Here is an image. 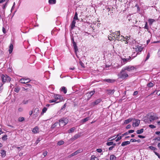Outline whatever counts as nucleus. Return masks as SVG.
<instances>
[{"instance_id":"nucleus-28","label":"nucleus","mask_w":160,"mask_h":160,"mask_svg":"<svg viewBox=\"0 0 160 160\" xmlns=\"http://www.w3.org/2000/svg\"><path fill=\"white\" fill-rule=\"evenodd\" d=\"M149 23L150 25H151L153 22H155V20L153 19H150L148 20Z\"/></svg>"},{"instance_id":"nucleus-30","label":"nucleus","mask_w":160,"mask_h":160,"mask_svg":"<svg viewBox=\"0 0 160 160\" xmlns=\"http://www.w3.org/2000/svg\"><path fill=\"white\" fill-rule=\"evenodd\" d=\"M131 57H129V58H123L122 59V61L124 62H126L127 61H129L130 60Z\"/></svg>"},{"instance_id":"nucleus-37","label":"nucleus","mask_w":160,"mask_h":160,"mask_svg":"<svg viewBox=\"0 0 160 160\" xmlns=\"http://www.w3.org/2000/svg\"><path fill=\"white\" fill-rule=\"evenodd\" d=\"M147 86L149 87H152L153 86V84L152 83L150 82L148 83L147 85Z\"/></svg>"},{"instance_id":"nucleus-33","label":"nucleus","mask_w":160,"mask_h":160,"mask_svg":"<svg viewBox=\"0 0 160 160\" xmlns=\"http://www.w3.org/2000/svg\"><path fill=\"white\" fill-rule=\"evenodd\" d=\"M3 83H0V93H1L3 89Z\"/></svg>"},{"instance_id":"nucleus-38","label":"nucleus","mask_w":160,"mask_h":160,"mask_svg":"<svg viewBox=\"0 0 160 160\" xmlns=\"http://www.w3.org/2000/svg\"><path fill=\"white\" fill-rule=\"evenodd\" d=\"M58 124V122H56L55 123H54L52 125V128H54L56 127L57 126Z\"/></svg>"},{"instance_id":"nucleus-8","label":"nucleus","mask_w":160,"mask_h":160,"mask_svg":"<svg viewBox=\"0 0 160 160\" xmlns=\"http://www.w3.org/2000/svg\"><path fill=\"white\" fill-rule=\"evenodd\" d=\"M31 80L29 78H23L19 80V82L21 83L25 84L29 82Z\"/></svg>"},{"instance_id":"nucleus-24","label":"nucleus","mask_w":160,"mask_h":160,"mask_svg":"<svg viewBox=\"0 0 160 160\" xmlns=\"http://www.w3.org/2000/svg\"><path fill=\"white\" fill-rule=\"evenodd\" d=\"M48 3L49 4H55L56 3V0H48Z\"/></svg>"},{"instance_id":"nucleus-51","label":"nucleus","mask_w":160,"mask_h":160,"mask_svg":"<svg viewBox=\"0 0 160 160\" xmlns=\"http://www.w3.org/2000/svg\"><path fill=\"white\" fill-rule=\"evenodd\" d=\"M144 28L146 29H148V23L147 22H146V23L145 24V26L144 27Z\"/></svg>"},{"instance_id":"nucleus-63","label":"nucleus","mask_w":160,"mask_h":160,"mask_svg":"<svg viewBox=\"0 0 160 160\" xmlns=\"http://www.w3.org/2000/svg\"><path fill=\"white\" fill-rule=\"evenodd\" d=\"M131 125H128L126 126V128L127 129H129L131 128Z\"/></svg>"},{"instance_id":"nucleus-9","label":"nucleus","mask_w":160,"mask_h":160,"mask_svg":"<svg viewBox=\"0 0 160 160\" xmlns=\"http://www.w3.org/2000/svg\"><path fill=\"white\" fill-rule=\"evenodd\" d=\"M39 109L38 108H35L33 111V115L35 117H37L39 113Z\"/></svg>"},{"instance_id":"nucleus-64","label":"nucleus","mask_w":160,"mask_h":160,"mask_svg":"<svg viewBox=\"0 0 160 160\" xmlns=\"http://www.w3.org/2000/svg\"><path fill=\"white\" fill-rule=\"evenodd\" d=\"M156 94L158 96L160 95V91H157Z\"/></svg>"},{"instance_id":"nucleus-35","label":"nucleus","mask_w":160,"mask_h":160,"mask_svg":"<svg viewBox=\"0 0 160 160\" xmlns=\"http://www.w3.org/2000/svg\"><path fill=\"white\" fill-rule=\"evenodd\" d=\"M148 148L151 150H152L154 151H155L156 150V148L155 147L152 146H150Z\"/></svg>"},{"instance_id":"nucleus-46","label":"nucleus","mask_w":160,"mask_h":160,"mask_svg":"<svg viewBox=\"0 0 160 160\" xmlns=\"http://www.w3.org/2000/svg\"><path fill=\"white\" fill-rule=\"evenodd\" d=\"M74 49L75 50V52L76 53V56H77V51L78 50V47L77 46L76 47H74Z\"/></svg>"},{"instance_id":"nucleus-45","label":"nucleus","mask_w":160,"mask_h":160,"mask_svg":"<svg viewBox=\"0 0 160 160\" xmlns=\"http://www.w3.org/2000/svg\"><path fill=\"white\" fill-rule=\"evenodd\" d=\"M115 33L114 32V33H112V34H111L110 35V36H112V38H114V39H115L114 40H115V41L116 40V38H115Z\"/></svg>"},{"instance_id":"nucleus-17","label":"nucleus","mask_w":160,"mask_h":160,"mask_svg":"<svg viewBox=\"0 0 160 160\" xmlns=\"http://www.w3.org/2000/svg\"><path fill=\"white\" fill-rule=\"evenodd\" d=\"M133 120V118H129L127 120H125L124 121V124H127L128 123L130 122H131Z\"/></svg>"},{"instance_id":"nucleus-60","label":"nucleus","mask_w":160,"mask_h":160,"mask_svg":"<svg viewBox=\"0 0 160 160\" xmlns=\"http://www.w3.org/2000/svg\"><path fill=\"white\" fill-rule=\"evenodd\" d=\"M138 136L139 138H145L144 136L141 135H139Z\"/></svg>"},{"instance_id":"nucleus-14","label":"nucleus","mask_w":160,"mask_h":160,"mask_svg":"<svg viewBox=\"0 0 160 160\" xmlns=\"http://www.w3.org/2000/svg\"><path fill=\"white\" fill-rule=\"evenodd\" d=\"M80 134H76L72 138V140H75L80 137Z\"/></svg>"},{"instance_id":"nucleus-27","label":"nucleus","mask_w":160,"mask_h":160,"mask_svg":"<svg viewBox=\"0 0 160 160\" xmlns=\"http://www.w3.org/2000/svg\"><path fill=\"white\" fill-rule=\"evenodd\" d=\"M89 119V117H87L84 119H82L81 121V122H82V123H84L85 122H86V121H88Z\"/></svg>"},{"instance_id":"nucleus-52","label":"nucleus","mask_w":160,"mask_h":160,"mask_svg":"<svg viewBox=\"0 0 160 160\" xmlns=\"http://www.w3.org/2000/svg\"><path fill=\"white\" fill-rule=\"evenodd\" d=\"M28 103V101L27 100H24L22 102V103L24 104H26Z\"/></svg>"},{"instance_id":"nucleus-25","label":"nucleus","mask_w":160,"mask_h":160,"mask_svg":"<svg viewBox=\"0 0 160 160\" xmlns=\"http://www.w3.org/2000/svg\"><path fill=\"white\" fill-rule=\"evenodd\" d=\"M49 103H52V102H55L56 103H58L60 102V101H57L56 99H53L50 100L49 101Z\"/></svg>"},{"instance_id":"nucleus-56","label":"nucleus","mask_w":160,"mask_h":160,"mask_svg":"<svg viewBox=\"0 0 160 160\" xmlns=\"http://www.w3.org/2000/svg\"><path fill=\"white\" fill-rule=\"evenodd\" d=\"M128 132H125L124 134H122L121 135H122V137H123L124 136L128 135Z\"/></svg>"},{"instance_id":"nucleus-26","label":"nucleus","mask_w":160,"mask_h":160,"mask_svg":"<svg viewBox=\"0 0 160 160\" xmlns=\"http://www.w3.org/2000/svg\"><path fill=\"white\" fill-rule=\"evenodd\" d=\"M116 157L113 155H111L110 157V160H115L116 159Z\"/></svg>"},{"instance_id":"nucleus-61","label":"nucleus","mask_w":160,"mask_h":160,"mask_svg":"<svg viewBox=\"0 0 160 160\" xmlns=\"http://www.w3.org/2000/svg\"><path fill=\"white\" fill-rule=\"evenodd\" d=\"M158 57H160V48L158 50Z\"/></svg>"},{"instance_id":"nucleus-13","label":"nucleus","mask_w":160,"mask_h":160,"mask_svg":"<svg viewBox=\"0 0 160 160\" xmlns=\"http://www.w3.org/2000/svg\"><path fill=\"white\" fill-rule=\"evenodd\" d=\"M115 80L111 79H105L103 80L104 81L108 83H112L115 81Z\"/></svg>"},{"instance_id":"nucleus-12","label":"nucleus","mask_w":160,"mask_h":160,"mask_svg":"<svg viewBox=\"0 0 160 160\" xmlns=\"http://www.w3.org/2000/svg\"><path fill=\"white\" fill-rule=\"evenodd\" d=\"M82 152V150H78L76 151V152H75L73 153L72 154L70 155V156L71 157V156H73L74 155H76L78 153H79L81 152Z\"/></svg>"},{"instance_id":"nucleus-59","label":"nucleus","mask_w":160,"mask_h":160,"mask_svg":"<svg viewBox=\"0 0 160 160\" xmlns=\"http://www.w3.org/2000/svg\"><path fill=\"white\" fill-rule=\"evenodd\" d=\"M114 147V146H111V147H110L108 149L110 151V150H112Z\"/></svg>"},{"instance_id":"nucleus-5","label":"nucleus","mask_w":160,"mask_h":160,"mask_svg":"<svg viewBox=\"0 0 160 160\" xmlns=\"http://www.w3.org/2000/svg\"><path fill=\"white\" fill-rule=\"evenodd\" d=\"M52 97L55 99L57 101H60V102L62 101L63 100V98L59 94H53L52 95Z\"/></svg>"},{"instance_id":"nucleus-7","label":"nucleus","mask_w":160,"mask_h":160,"mask_svg":"<svg viewBox=\"0 0 160 160\" xmlns=\"http://www.w3.org/2000/svg\"><path fill=\"white\" fill-rule=\"evenodd\" d=\"M135 49L136 52H141L143 49V47L142 46L137 45L133 48Z\"/></svg>"},{"instance_id":"nucleus-34","label":"nucleus","mask_w":160,"mask_h":160,"mask_svg":"<svg viewBox=\"0 0 160 160\" xmlns=\"http://www.w3.org/2000/svg\"><path fill=\"white\" fill-rule=\"evenodd\" d=\"M75 129V128H74V127L72 128H71L69 130H68V132L69 133L72 132L74 131Z\"/></svg>"},{"instance_id":"nucleus-39","label":"nucleus","mask_w":160,"mask_h":160,"mask_svg":"<svg viewBox=\"0 0 160 160\" xmlns=\"http://www.w3.org/2000/svg\"><path fill=\"white\" fill-rule=\"evenodd\" d=\"M120 135V133L118 134L117 137V138H118V139L119 140L121 139L122 138V135L121 136H119Z\"/></svg>"},{"instance_id":"nucleus-6","label":"nucleus","mask_w":160,"mask_h":160,"mask_svg":"<svg viewBox=\"0 0 160 160\" xmlns=\"http://www.w3.org/2000/svg\"><path fill=\"white\" fill-rule=\"evenodd\" d=\"M135 68L133 66H129L123 68V70H127L129 72H133Z\"/></svg>"},{"instance_id":"nucleus-40","label":"nucleus","mask_w":160,"mask_h":160,"mask_svg":"<svg viewBox=\"0 0 160 160\" xmlns=\"http://www.w3.org/2000/svg\"><path fill=\"white\" fill-rule=\"evenodd\" d=\"M64 143V142L63 141H60L58 142V144L59 145H61Z\"/></svg>"},{"instance_id":"nucleus-55","label":"nucleus","mask_w":160,"mask_h":160,"mask_svg":"<svg viewBox=\"0 0 160 160\" xmlns=\"http://www.w3.org/2000/svg\"><path fill=\"white\" fill-rule=\"evenodd\" d=\"M72 40H73V47H76V46H77L76 44V42L74 41V40L73 39Z\"/></svg>"},{"instance_id":"nucleus-42","label":"nucleus","mask_w":160,"mask_h":160,"mask_svg":"<svg viewBox=\"0 0 160 160\" xmlns=\"http://www.w3.org/2000/svg\"><path fill=\"white\" fill-rule=\"evenodd\" d=\"M7 135H5L2 137V139L3 140L5 141L7 139Z\"/></svg>"},{"instance_id":"nucleus-58","label":"nucleus","mask_w":160,"mask_h":160,"mask_svg":"<svg viewBox=\"0 0 160 160\" xmlns=\"http://www.w3.org/2000/svg\"><path fill=\"white\" fill-rule=\"evenodd\" d=\"M40 141V139H39V138H38V139H37V140L36 141V142H35V144H37Z\"/></svg>"},{"instance_id":"nucleus-44","label":"nucleus","mask_w":160,"mask_h":160,"mask_svg":"<svg viewBox=\"0 0 160 160\" xmlns=\"http://www.w3.org/2000/svg\"><path fill=\"white\" fill-rule=\"evenodd\" d=\"M95 158H97L94 155H92L90 160H95Z\"/></svg>"},{"instance_id":"nucleus-20","label":"nucleus","mask_w":160,"mask_h":160,"mask_svg":"<svg viewBox=\"0 0 160 160\" xmlns=\"http://www.w3.org/2000/svg\"><path fill=\"white\" fill-rule=\"evenodd\" d=\"M47 110V108L46 107H44L42 109V112L41 113V115H42L43 114L46 112Z\"/></svg>"},{"instance_id":"nucleus-22","label":"nucleus","mask_w":160,"mask_h":160,"mask_svg":"<svg viewBox=\"0 0 160 160\" xmlns=\"http://www.w3.org/2000/svg\"><path fill=\"white\" fill-rule=\"evenodd\" d=\"M114 91V90H108L107 91V92L108 94L109 95L112 94L113 93Z\"/></svg>"},{"instance_id":"nucleus-57","label":"nucleus","mask_w":160,"mask_h":160,"mask_svg":"<svg viewBox=\"0 0 160 160\" xmlns=\"http://www.w3.org/2000/svg\"><path fill=\"white\" fill-rule=\"evenodd\" d=\"M137 141V140L136 139H131L130 140V142H134Z\"/></svg>"},{"instance_id":"nucleus-15","label":"nucleus","mask_w":160,"mask_h":160,"mask_svg":"<svg viewBox=\"0 0 160 160\" xmlns=\"http://www.w3.org/2000/svg\"><path fill=\"white\" fill-rule=\"evenodd\" d=\"M130 144V141H126L123 142L121 144L122 146L124 147Z\"/></svg>"},{"instance_id":"nucleus-32","label":"nucleus","mask_w":160,"mask_h":160,"mask_svg":"<svg viewBox=\"0 0 160 160\" xmlns=\"http://www.w3.org/2000/svg\"><path fill=\"white\" fill-rule=\"evenodd\" d=\"M101 101V100L100 99H98L96 100L94 102V105H96L98 104Z\"/></svg>"},{"instance_id":"nucleus-48","label":"nucleus","mask_w":160,"mask_h":160,"mask_svg":"<svg viewBox=\"0 0 160 160\" xmlns=\"http://www.w3.org/2000/svg\"><path fill=\"white\" fill-rule=\"evenodd\" d=\"M149 127L151 128H156V126L153 125H149Z\"/></svg>"},{"instance_id":"nucleus-2","label":"nucleus","mask_w":160,"mask_h":160,"mask_svg":"<svg viewBox=\"0 0 160 160\" xmlns=\"http://www.w3.org/2000/svg\"><path fill=\"white\" fill-rule=\"evenodd\" d=\"M125 70H123V68L120 73L118 74V76L120 78L124 79L128 76V74L125 72Z\"/></svg>"},{"instance_id":"nucleus-53","label":"nucleus","mask_w":160,"mask_h":160,"mask_svg":"<svg viewBox=\"0 0 160 160\" xmlns=\"http://www.w3.org/2000/svg\"><path fill=\"white\" fill-rule=\"evenodd\" d=\"M108 39L110 41L112 40L113 39V38H112V36H109L108 37Z\"/></svg>"},{"instance_id":"nucleus-1","label":"nucleus","mask_w":160,"mask_h":160,"mask_svg":"<svg viewBox=\"0 0 160 160\" xmlns=\"http://www.w3.org/2000/svg\"><path fill=\"white\" fill-rule=\"evenodd\" d=\"M68 122V119L66 118L61 119L59 120V126L61 127H63L65 126Z\"/></svg>"},{"instance_id":"nucleus-43","label":"nucleus","mask_w":160,"mask_h":160,"mask_svg":"<svg viewBox=\"0 0 160 160\" xmlns=\"http://www.w3.org/2000/svg\"><path fill=\"white\" fill-rule=\"evenodd\" d=\"M20 90V88H18L17 87L14 89V91L16 92H18Z\"/></svg>"},{"instance_id":"nucleus-29","label":"nucleus","mask_w":160,"mask_h":160,"mask_svg":"<svg viewBox=\"0 0 160 160\" xmlns=\"http://www.w3.org/2000/svg\"><path fill=\"white\" fill-rule=\"evenodd\" d=\"M61 91L62 92H63L65 94L67 92V90L66 89V88L64 87H62L61 88Z\"/></svg>"},{"instance_id":"nucleus-19","label":"nucleus","mask_w":160,"mask_h":160,"mask_svg":"<svg viewBox=\"0 0 160 160\" xmlns=\"http://www.w3.org/2000/svg\"><path fill=\"white\" fill-rule=\"evenodd\" d=\"M76 23L74 20H73L71 24V29H72L75 27Z\"/></svg>"},{"instance_id":"nucleus-10","label":"nucleus","mask_w":160,"mask_h":160,"mask_svg":"<svg viewBox=\"0 0 160 160\" xmlns=\"http://www.w3.org/2000/svg\"><path fill=\"white\" fill-rule=\"evenodd\" d=\"M140 122V121L139 120L135 119V122H133V126L134 127L138 126Z\"/></svg>"},{"instance_id":"nucleus-50","label":"nucleus","mask_w":160,"mask_h":160,"mask_svg":"<svg viewBox=\"0 0 160 160\" xmlns=\"http://www.w3.org/2000/svg\"><path fill=\"white\" fill-rule=\"evenodd\" d=\"M96 151L100 153L102 152V150L100 148L97 149Z\"/></svg>"},{"instance_id":"nucleus-54","label":"nucleus","mask_w":160,"mask_h":160,"mask_svg":"<svg viewBox=\"0 0 160 160\" xmlns=\"http://www.w3.org/2000/svg\"><path fill=\"white\" fill-rule=\"evenodd\" d=\"M134 132V130H129L128 132V134L130 133H132Z\"/></svg>"},{"instance_id":"nucleus-31","label":"nucleus","mask_w":160,"mask_h":160,"mask_svg":"<svg viewBox=\"0 0 160 160\" xmlns=\"http://www.w3.org/2000/svg\"><path fill=\"white\" fill-rule=\"evenodd\" d=\"M144 130L143 129H141L140 130H137V133L138 134L142 133L143 132Z\"/></svg>"},{"instance_id":"nucleus-16","label":"nucleus","mask_w":160,"mask_h":160,"mask_svg":"<svg viewBox=\"0 0 160 160\" xmlns=\"http://www.w3.org/2000/svg\"><path fill=\"white\" fill-rule=\"evenodd\" d=\"M39 130L38 128L37 127H36L33 128L32 130V132L34 133H37Z\"/></svg>"},{"instance_id":"nucleus-4","label":"nucleus","mask_w":160,"mask_h":160,"mask_svg":"<svg viewBox=\"0 0 160 160\" xmlns=\"http://www.w3.org/2000/svg\"><path fill=\"white\" fill-rule=\"evenodd\" d=\"M148 118L149 119L150 121L151 122L154 120L158 119V117L156 113H153L150 114V115L148 116Z\"/></svg>"},{"instance_id":"nucleus-49","label":"nucleus","mask_w":160,"mask_h":160,"mask_svg":"<svg viewBox=\"0 0 160 160\" xmlns=\"http://www.w3.org/2000/svg\"><path fill=\"white\" fill-rule=\"evenodd\" d=\"M79 63L82 68H84V64L81 61H80Z\"/></svg>"},{"instance_id":"nucleus-41","label":"nucleus","mask_w":160,"mask_h":160,"mask_svg":"<svg viewBox=\"0 0 160 160\" xmlns=\"http://www.w3.org/2000/svg\"><path fill=\"white\" fill-rule=\"evenodd\" d=\"M24 120V118L23 117H21L19 118L18 121L19 122H22Z\"/></svg>"},{"instance_id":"nucleus-36","label":"nucleus","mask_w":160,"mask_h":160,"mask_svg":"<svg viewBox=\"0 0 160 160\" xmlns=\"http://www.w3.org/2000/svg\"><path fill=\"white\" fill-rule=\"evenodd\" d=\"M73 19L75 21L76 20L78 19V14L77 12H76L75 13L74 17L73 18Z\"/></svg>"},{"instance_id":"nucleus-21","label":"nucleus","mask_w":160,"mask_h":160,"mask_svg":"<svg viewBox=\"0 0 160 160\" xmlns=\"http://www.w3.org/2000/svg\"><path fill=\"white\" fill-rule=\"evenodd\" d=\"M106 144L107 145L109 146L112 145H113V146H115L116 145V143H113V142H107L106 143Z\"/></svg>"},{"instance_id":"nucleus-47","label":"nucleus","mask_w":160,"mask_h":160,"mask_svg":"<svg viewBox=\"0 0 160 160\" xmlns=\"http://www.w3.org/2000/svg\"><path fill=\"white\" fill-rule=\"evenodd\" d=\"M150 57V53H148V54H147V56L146 58V59H145V60L146 61L147 60H148L149 58Z\"/></svg>"},{"instance_id":"nucleus-62","label":"nucleus","mask_w":160,"mask_h":160,"mask_svg":"<svg viewBox=\"0 0 160 160\" xmlns=\"http://www.w3.org/2000/svg\"><path fill=\"white\" fill-rule=\"evenodd\" d=\"M155 140L156 141H160V137L156 138L155 139Z\"/></svg>"},{"instance_id":"nucleus-11","label":"nucleus","mask_w":160,"mask_h":160,"mask_svg":"<svg viewBox=\"0 0 160 160\" xmlns=\"http://www.w3.org/2000/svg\"><path fill=\"white\" fill-rule=\"evenodd\" d=\"M95 92V91H91L89 92L87 94V95L89 98H90L93 95Z\"/></svg>"},{"instance_id":"nucleus-23","label":"nucleus","mask_w":160,"mask_h":160,"mask_svg":"<svg viewBox=\"0 0 160 160\" xmlns=\"http://www.w3.org/2000/svg\"><path fill=\"white\" fill-rule=\"evenodd\" d=\"M0 153L2 157H4L6 155V152L3 150H2L1 151Z\"/></svg>"},{"instance_id":"nucleus-3","label":"nucleus","mask_w":160,"mask_h":160,"mask_svg":"<svg viewBox=\"0 0 160 160\" xmlns=\"http://www.w3.org/2000/svg\"><path fill=\"white\" fill-rule=\"evenodd\" d=\"M1 79L2 82V83H4L5 82L7 81L9 82L11 80V78L7 75H2L1 76Z\"/></svg>"},{"instance_id":"nucleus-18","label":"nucleus","mask_w":160,"mask_h":160,"mask_svg":"<svg viewBox=\"0 0 160 160\" xmlns=\"http://www.w3.org/2000/svg\"><path fill=\"white\" fill-rule=\"evenodd\" d=\"M13 45L12 44H11L9 46V49L8 50L9 52V53H11L12 52V50H13Z\"/></svg>"}]
</instances>
